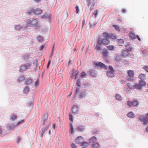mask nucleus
I'll return each mask as SVG.
<instances>
[{
  "label": "nucleus",
  "instance_id": "48",
  "mask_svg": "<svg viewBox=\"0 0 148 148\" xmlns=\"http://www.w3.org/2000/svg\"><path fill=\"white\" fill-rule=\"evenodd\" d=\"M39 84V80L38 79H37V80L34 83V85L35 87H36L38 86Z\"/></svg>",
  "mask_w": 148,
  "mask_h": 148
},
{
  "label": "nucleus",
  "instance_id": "1",
  "mask_svg": "<svg viewBox=\"0 0 148 148\" xmlns=\"http://www.w3.org/2000/svg\"><path fill=\"white\" fill-rule=\"evenodd\" d=\"M26 23L27 25L30 27H34L36 26L38 23V21L36 19L30 18L26 20Z\"/></svg>",
  "mask_w": 148,
  "mask_h": 148
},
{
  "label": "nucleus",
  "instance_id": "42",
  "mask_svg": "<svg viewBox=\"0 0 148 148\" xmlns=\"http://www.w3.org/2000/svg\"><path fill=\"white\" fill-rule=\"evenodd\" d=\"M81 79H79L77 80V84L79 87H80L81 85Z\"/></svg>",
  "mask_w": 148,
  "mask_h": 148
},
{
  "label": "nucleus",
  "instance_id": "34",
  "mask_svg": "<svg viewBox=\"0 0 148 148\" xmlns=\"http://www.w3.org/2000/svg\"><path fill=\"white\" fill-rule=\"evenodd\" d=\"M36 39H37V40L39 42H40L42 41L43 40L44 38L42 36H38L37 37Z\"/></svg>",
  "mask_w": 148,
  "mask_h": 148
},
{
  "label": "nucleus",
  "instance_id": "53",
  "mask_svg": "<svg viewBox=\"0 0 148 148\" xmlns=\"http://www.w3.org/2000/svg\"><path fill=\"white\" fill-rule=\"evenodd\" d=\"M75 8L76 9V13H79V7L78 5H77L75 7Z\"/></svg>",
  "mask_w": 148,
  "mask_h": 148
},
{
  "label": "nucleus",
  "instance_id": "18",
  "mask_svg": "<svg viewBox=\"0 0 148 148\" xmlns=\"http://www.w3.org/2000/svg\"><path fill=\"white\" fill-rule=\"evenodd\" d=\"M49 127L48 126L47 127L44 128H43L42 129V131L41 132H40V133L41 134L40 135V137H42L43 136V134L46 131H47Z\"/></svg>",
  "mask_w": 148,
  "mask_h": 148
},
{
  "label": "nucleus",
  "instance_id": "64",
  "mask_svg": "<svg viewBox=\"0 0 148 148\" xmlns=\"http://www.w3.org/2000/svg\"><path fill=\"white\" fill-rule=\"evenodd\" d=\"M71 146L72 148H77L76 146L74 143H73L72 144Z\"/></svg>",
  "mask_w": 148,
  "mask_h": 148
},
{
  "label": "nucleus",
  "instance_id": "61",
  "mask_svg": "<svg viewBox=\"0 0 148 148\" xmlns=\"http://www.w3.org/2000/svg\"><path fill=\"white\" fill-rule=\"evenodd\" d=\"M143 69L147 72H148V67L145 66L143 67Z\"/></svg>",
  "mask_w": 148,
  "mask_h": 148
},
{
  "label": "nucleus",
  "instance_id": "15",
  "mask_svg": "<svg viewBox=\"0 0 148 148\" xmlns=\"http://www.w3.org/2000/svg\"><path fill=\"white\" fill-rule=\"evenodd\" d=\"M73 72L72 73V75L74 76L75 79H76L77 77V75L79 73V71H75L73 69H72Z\"/></svg>",
  "mask_w": 148,
  "mask_h": 148
},
{
  "label": "nucleus",
  "instance_id": "58",
  "mask_svg": "<svg viewBox=\"0 0 148 148\" xmlns=\"http://www.w3.org/2000/svg\"><path fill=\"white\" fill-rule=\"evenodd\" d=\"M80 87H77V88L76 89V90L75 91V93L76 94H77L79 92V90H80Z\"/></svg>",
  "mask_w": 148,
  "mask_h": 148
},
{
  "label": "nucleus",
  "instance_id": "25",
  "mask_svg": "<svg viewBox=\"0 0 148 148\" xmlns=\"http://www.w3.org/2000/svg\"><path fill=\"white\" fill-rule=\"evenodd\" d=\"M50 14L47 12H46L42 16V18H49L50 17Z\"/></svg>",
  "mask_w": 148,
  "mask_h": 148
},
{
  "label": "nucleus",
  "instance_id": "37",
  "mask_svg": "<svg viewBox=\"0 0 148 148\" xmlns=\"http://www.w3.org/2000/svg\"><path fill=\"white\" fill-rule=\"evenodd\" d=\"M127 86L130 88L132 89H135V87H134V86L132 85L130 83H128L127 84Z\"/></svg>",
  "mask_w": 148,
  "mask_h": 148
},
{
  "label": "nucleus",
  "instance_id": "46",
  "mask_svg": "<svg viewBox=\"0 0 148 148\" xmlns=\"http://www.w3.org/2000/svg\"><path fill=\"white\" fill-rule=\"evenodd\" d=\"M107 47L109 50H112L114 48V46L112 45L108 46Z\"/></svg>",
  "mask_w": 148,
  "mask_h": 148
},
{
  "label": "nucleus",
  "instance_id": "62",
  "mask_svg": "<svg viewBox=\"0 0 148 148\" xmlns=\"http://www.w3.org/2000/svg\"><path fill=\"white\" fill-rule=\"evenodd\" d=\"M102 68H103L105 69H107V66L103 63H102Z\"/></svg>",
  "mask_w": 148,
  "mask_h": 148
},
{
  "label": "nucleus",
  "instance_id": "40",
  "mask_svg": "<svg viewBox=\"0 0 148 148\" xmlns=\"http://www.w3.org/2000/svg\"><path fill=\"white\" fill-rule=\"evenodd\" d=\"M29 86H27L24 88L23 90V92L24 93H26L29 91Z\"/></svg>",
  "mask_w": 148,
  "mask_h": 148
},
{
  "label": "nucleus",
  "instance_id": "19",
  "mask_svg": "<svg viewBox=\"0 0 148 148\" xmlns=\"http://www.w3.org/2000/svg\"><path fill=\"white\" fill-rule=\"evenodd\" d=\"M115 98L116 100L121 101L122 99V97L119 94H116L115 96Z\"/></svg>",
  "mask_w": 148,
  "mask_h": 148
},
{
  "label": "nucleus",
  "instance_id": "30",
  "mask_svg": "<svg viewBox=\"0 0 148 148\" xmlns=\"http://www.w3.org/2000/svg\"><path fill=\"white\" fill-rule=\"evenodd\" d=\"M17 118L16 115L13 114H12L10 117V119L11 121H14V120L16 119Z\"/></svg>",
  "mask_w": 148,
  "mask_h": 148
},
{
  "label": "nucleus",
  "instance_id": "4",
  "mask_svg": "<svg viewBox=\"0 0 148 148\" xmlns=\"http://www.w3.org/2000/svg\"><path fill=\"white\" fill-rule=\"evenodd\" d=\"M102 46V39L99 37L97 41L95 48L96 49L99 51H101V48Z\"/></svg>",
  "mask_w": 148,
  "mask_h": 148
},
{
  "label": "nucleus",
  "instance_id": "55",
  "mask_svg": "<svg viewBox=\"0 0 148 148\" xmlns=\"http://www.w3.org/2000/svg\"><path fill=\"white\" fill-rule=\"evenodd\" d=\"M93 15H94L95 17L96 18L98 15L97 10H95V11H94Z\"/></svg>",
  "mask_w": 148,
  "mask_h": 148
},
{
  "label": "nucleus",
  "instance_id": "24",
  "mask_svg": "<svg viewBox=\"0 0 148 148\" xmlns=\"http://www.w3.org/2000/svg\"><path fill=\"white\" fill-rule=\"evenodd\" d=\"M90 144L89 142H83L82 143L81 145L82 146L84 147H87Z\"/></svg>",
  "mask_w": 148,
  "mask_h": 148
},
{
  "label": "nucleus",
  "instance_id": "21",
  "mask_svg": "<svg viewBox=\"0 0 148 148\" xmlns=\"http://www.w3.org/2000/svg\"><path fill=\"white\" fill-rule=\"evenodd\" d=\"M96 140L97 138L93 136L90 139L89 142L90 144L91 145L96 142Z\"/></svg>",
  "mask_w": 148,
  "mask_h": 148
},
{
  "label": "nucleus",
  "instance_id": "16",
  "mask_svg": "<svg viewBox=\"0 0 148 148\" xmlns=\"http://www.w3.org/2000/svg\"><path fill=\"white\" fill-rule=\"evenodd\" d=\"M118 44L120 46H123L124 44V41L122 39H118L117 40Z\"/></svg>",
  "mask_w": 148,
  "mask_h": 148
},
{
  "label": "nucleus",
  "instance_id": "11",
  "mask_svg": "<svg viewBox=\"0 0 148 148\" xmlns=\"http://www.w3.org/2000/svg\"><path fill=\"white\" fill-rule=\"evenodd\" d=\"M115 71H108L106 72L107 75L110 77H114V74Z\"/></svg>",
  "mask_w": 148,
  "mask_h": 148
},
{
  "label": "nucleus",
  "instance_id": "23",
  "mask_svg": "<svg viewBox=\"0 0 148 148\" xmlns=\"http://www.w3.org/2000/svg\"><path fill=\"white\" fill-rule=\"evenodd\" d=\"M90 75L92 77H95L96 76V73L95 71L92 69H90L89 71Z\"/></svg>",
  "mask_w": 148,
  "mask_h": 148
},
{
  "label": "nucleus",
  "instance_id": "49",
  "mask_svg": "<svg viewBox=\"0 0 148 148\" xmlns=\"http://www.w3.org/2000/svg\"><path fill=\"white\" fill-rule=\"evenodd\" d=\"M127 105L130 107H132V102L131 101H128L127 104Z\"/></svg>",
  "mask_w": 148,
  "mask_h": 148
},
{
  "label": "nucleus",
  "instance_id": "52",
  "mask_svg": "<svg viewBox=\"0 0 148 148\" xmlns=\"http://www.w3.org/2000/svg\"><path fill=\"white\" fill-rule=\"evenodd\" d=\"M109 69H110V71H115L114 69H113L112 66L111 65H109Z\"/></svg>",
  "mask_w": 148,
  "mask_h": 148
},
{
  "label": "nucleus",
  "instance_id": "32",
  "mask_svg": "<svg viewBox=\"0 0 148 148\" xmlns=\"http://www.w3.org/2000/svg\"><path fill=\"white\" fill-rule=\"evenodd\" d=\"M115 60L116 62H120L121 60V58L120 56L119 55H116L115 57Z\"/></svg>",
  "mask_w": 148,
  "mask_h": 148
},
{
  "label": "nucleus",
  "instance_id": "39",
  "mask_svg": "<svg viewBox=\"0 0 148 148\" xmlns=\"http://www.w3.org/2000/svg\"><path fill=\"white\" fill-rule=\"evenodd\" d=\"M132 102L133 106H136V107H137L139 105L138 102L137 101L135 100H134Z\"/></svg>",
  "mask_w": 148,
  "mask_h": 148
},
{
  "label": "nucleus",
  "instance_id": "38",
  "mask_svg": "<svg viewBox=\"0 0 148 148\" xmlns=\"http://www.w3.org/2000/svg\"><path fill=\"white\" fill-rule=\"evenodd\" d=\"M25 70H26V69H25L24 64L21 65L19 69L20 71L22 72Z\"/></svg>",
  "mask_w": 148,
  "mask_h": 148
},
{
  "label": "nucleus",
  "instance_id": "57",
  "mask_svg": "<svg viewBox=\"0 0 148 148\" xmlns=\"http://www.w3.org/2000/svg\"><path fill=\"white\" fill-rule=\"evenodd\" d=\"M33 101H30L29 102L27 103V105L29 106L30 105L32 106L33 104Z\"/></svg>",
  "mask_w": 148,
  "mask_h": 148
},
{
  "label": "nucleus",
  "instance_id": "13",
  "mask_svg": "<svg viewBox=\"0 0 148 148\" xmlns=\"http://www.w3.org/2000/svg\"><path fill=\"white\" fill-rule=\"evenodd\" d=\"M83 138L82 136H80L78 137L75 140L76 143L78 144H82V143L83 142Z\"/></svg>",
  "mask_w": 148,
  "mask_h": 148
},
{
  "label": "nucleus",
  "instance_id": "26",
  "mask_svg": "<svg viewBox=\"0 0 148 148\" xmlns=\"http://www.w3.org/2000/svg\"><path fill=\"white\" fill-rule=\"evenodd\" d=\"M35 9H32L30 11L26 12V14L29 15L31 14L35 15Z\"/></svg>",
  "mask_w": 148,
  "mask_h": 148
},
{
  "label": "nucleus",
  "instance_id": "44",
  "mask_svg": "<svg viewBox=\"0 0 148 148\" xmlns=\"http://www.w3.org/2000/svg\"><path fill=\"white\" fill-rule=\"evenodd\" d=\"M113 27H114L115 29L118 31H120L119 27L118 25H113Z\"/></svg>",
  "mask_w": 148,
  "mask_h": 148
},
{
  "label": "nucleus",
  "instance_id": "63",
  "mask_svg": "<svg viewBox=\"0 0 148 148\" xmlns=\"http://www.w3.org/2000/svg\"><path fill=\"white\" fill-rule=\"evenodd\" d=\"M54 48V46L53 45V47H52V49L51 52V54H50V57H51V56H53V51Z\"/></svg>",
  "mask_w": 148,
  "mask_h": 148
},
{
  "label": "nucleus",
  "instance_id": "59",
  "mask_svg": "<svg viewBox=\"0 0 148 148\" xmlns=\"http://www.w3.org/2000/svg\"><path fill=\"white\" fill-rule=\"evenodd\" d=\"M44 47V46L43 45H41L39 48V50L41 51L42 50Z\"/></svg>",
  "mask_w": 148,
  "mask_h": 148
},
{
  "label": "nucleus",
  "instance_id": "7",
  "mask_svg": "<svg viewBox=\"0 0 148 148\" xmlns=\"http://www.w3.org/2000/svg\"><path fill=\"white\" fill-rule=\"evenodd\" d=\"M87 93L86 90L84 89L82 90V91L80 92L79 97L81 99H83L85 98L87 95Z\"/></svg>",
  "mask_w": 148,
  "mask_h": 148
},
{
  "label": "nucleus",
  "instance_id": "31",
  "mask_svg": "<svg viewBox=\"0 0 148 148\" xmlns=\"http://www.w3.org/2000/svg\"><path fill=\"white\" fill-rule=\"evenodd\" d=\"M138 84L140 85L141 87H142L145 86L146 83L144 81L141 80L139 81Z\"/></svg>",
  "mask_w": 148,
  "mask_h": 148
},
{
  "label": "nucleus",
  "instance_id": "27",
  "mask_svg": "<svg viewBox=\"0 0 148 148\" xmlns=\"http://www.w3.org/2000/svg\"><path fill=\"white\" fill-rule=\"evenodd\" d=\"M121 62L125 65H128L130 64L129 61L125 59L122 60Z\"/></svg>",
  "mask_w": 148,
  "mask_h": 148
},
{
  "label": "nucleus",
  "instance_id": "6",
  "mask_svg": "<svg viewBox=\"0 0 148 148\" xmlns=\"http://www.w3.org/2000/svg\"><path fill=\"white\" fill-rule=\"evenodd\" d=\"M139 120L140 121V122L143 123V125H145L148 124V119H145L143 116H140Z\"/></svg>",
  "mask_w": 148,
  "mask_h": 148
},
{
  "label": "nucleus",
  "instance_id": "12",
  "mask_svg": "<svg viewBox=\"0 0 148 148\" xmlns=\"http://www.w3.org/2000/svg\"><path fill=\"white\" fill-rule=\"evenodd\" d=\"M109 54L108 52L107 49H102V55L104 58H107Z\"/></svg>",
  "mask_w": 148,
  "mask_h": 148
},
{
  "label": "nucleus",
  "instance_id": "10",
  "mask_svg": "<svg viewBox=\"0 0 148 148\" xmlns=\"http://www.w3.org/2000/svg\"><path fill=\"white\" fill-rule=\"evenodd\" d=\"M72 112L75 114H77L78 113V108L76 105H74L72 109Z\"/></svg>",
  "mask_w": 148,
  "mask_h": 148
},
{
  "label": "nucleus",
  "instance_id": "56",
  "mask_svg": "<svg viewBox=\"0 0 148 148\" xmlns=\"http://www.w3.org/2000/svg\"><path fill=\"white\" fill-rule=\"evenodd\" d=\"M86 75V73H85L84 72H82L81 74V76L83 77Z\"/></svg>",
  "mask_w": 148,
  "mask_h": 148
},
{
  "label": "nucleus",
  "instance_id": "20",
  "mask_svg": "<svg viewBox=\"0 0 148 148\" xmlns=\"http://www.w3.org/2000/svg\"><path fill=\"white\" fill-rule=\"evenodd\" d=\"M33 80L30 78H28L26 79L25 81V83L27 85H29L33 82Z\"/></svg>",
  "mask_w": 148,
  "mask_h": 148
},
{
  "label": "nucleus",
  "instance_id": "60",
  "mask_svg": "<svg viewBox=\"0 0 148 148\" xmlns=\"http://www.w3.org/2000/svg\"><path fill=\"white\" fill-rule=\"evenodd\" d=\"M110 38H112L113 39H115L116 38V37L115 36H114L113 34H111L110 35Z\"/></svg>",
  "mask_w": 148,
  "mask_h": 148
},
{
  "label": "nucleus",
  "instance_id": "28",
  "mask_svg": "<svg viewBox=\"0 0 148 148\" xmlns=\"http://www.w3.org/2000/svg\"><path fill=\"white\" fill-rule=\"evenodd\" d=\"M26 70L30 69L31 68V64L30 63L24 64Z\"/></svg>",
  "mask_w": 148,
  "mask_h": 148
},
{
  "label": "nucleus",
  "instance_id": "9",
  "mask_svg": "<svg viewBox=\"0 0 148 148\" xmlns=\"http://www.w3.org/2000/svg\"><path fill=\"white\" fill-rule=\"evenodd\" d=\"M89 24L90 27L95 25L96 24L95 19L93 17L91 18Z\"/></svg>",
  "mask_w": 148,
  "mask_h": 148
},
{
  "label": "nucleus",
  "instance_id": "41",
  "mask_svg": "<svg viewBox=\"0 0 148 148\" xmlns=\"http://www.w3.org/2000/svg\"><path fill=\"white\" fill-rule=\"evenodd\" d=\"M129 36L130 38L133 40L135 39V34L132 33H130L129 34Z\"/></svg>",
  "mask_w": 148,
  "mask_h": 148
},
{
  "label": "nucleus",
  "instance_id": "50",
  "mask_svg": "<svg viewBox=\"0 0 148 148\" xmlns=\"http://www.w3.org/2000/svg\"><path fill=\"white\" fill-rule=\"evenodd\" d=\"M83 128L81 127H77V130L80 131H83Z\"/></svg>",
  "mask_w": 148,
  "mask_h": 148
},
{
  "label": "nucleus",
  "instance_id": "47",
  "mask_svg": "<svg viewBox=\"0 0 148 148\" xmlns=\"http://www.w3.org/2000/svg\"><path fill=\"white\" fill-rule=\"evenodd\" d=\"M24 122V120H21V121H19L18 123L16 124V126H17L18 125L22 124Z\"/></svg>",
  "mask_w": 148,
  "mask_h": 148
},
{
  "label": "nucleus",
  "instance_id": "35",
  "mask_svg": "<svg viewBox=\"0 0 148 148\" xmlns=\"http://www.w3.org/2000/svg\"><path fill=\"white\" fill-rule=\"evenodd\" d=\"M127 116L129 118H132L134 116V114L132 112L128 113L127 114Z\"/></svg>",
  "mask_w": 148,
  "mask_h": 148
},
{
  "label": "nucleus",
  "instance_id": "43",
  "mask_svg": "<svg viewBox=\"0 0 148 148\" xmlns=\"http://www.w3.org/2000/svg\"><path fill=\"white\" fill-rule=\"evenodd\" d=\"M134 87H135V89L137 88L138 89H140L142 88L140 84H135L134 85Z\"/></svg>",
  "mask_w": 148,
  "mask_h": 148
},
{
  "label": "nucleus",
  "instance_id": "45",
  "mask_svg": "<svg viewBox=\"0 0 148 148\" xmlns=\"http://www.w3.org/2000/svg\"><path fill=\"white\" fill-rule=\"evenodd\" d=\"M69 119L72 122H73V116L72 114H69Z\"/></svg>",
  "mask_w": 148,
  "mask_h": 148
},
{
  "label": "nucleus",
  "instance_id": "54",
  "mask_svg": "<svg viewBox=\"0 0 148 148\" xmlns=\"http://www.w3.org/2000/svg\"><path fill=\"white\" fill-rule=\"evenodd\" d=\"M44 116L45 117V119L43 120V124H44L45 123V120L47 119V117H48L47 115V114H45L44 115Z\"/></svg>",
  "mask_w": 148,
  "mask_h": 148
},
{
  "label": "nucleus",
  "instance_id": "2",
  "mask_svg": "<svg viewBox=\"0 0 148 148\" xmlns=\"http://www.w3.org/2000/svg\"><path fill=\"white\" fill-rule=\"evenodd\" d=\"M103 36L104 38L102 39V44L108 45L110 44V41L109 38L110 36V34L106 33H104L103 34Z\"/></svg>",
  "mask_w": 148,
  "mask_h": 148
},
{
  "label": "nucleus",
  "instance_id": "36",
  "mask_svg": "<svg viewBox=\"0 0 148 148\" xmlns=\"http://www.w3.org/2000/svg\"><path fill=\"white\" fill-rule=\"evenodd\" d=\"M139 77L140 79L142 80H144L145 79L146 77L144 74H140L139 76Z\"/></svg>",
  "mask_w": 148,
  "mask_h": 148
},
{
  "label": "nucleus",
  "instance_id": "17",
  "mask_svg": "<svg viewBox=\"0 0 148 148\" xmlns=\"http://www.w3.org/2000/svg\"><path fill=\"white\" fill-rule=\"evenodd\" d=\"M35 15H39L42 13V11L39 8H36L35 9Z\"/></svg>",
  "mask_w": 148,
  "mask_h": 148
},
{
  "label": "nucleus",
  "instance_id": "8",
  "mask_svg": "<svg viewBox=\"0 0 148 148\" xmlns=\"http://www.w3.org/2000/svg\"><path fill=\"white\" fill-rule=\"evenodd\" d=\"M130 53H129L127 50H125L122 51V56L124 58L129 56H131V55H132V56H133V55L132 53H131V54H130Z\"/></svg>",
  "mask_w": 148,
  "mask_h": 148
},
{
  "label": "nucleus",
  "instance_id": "33",
  "mask_svg": "<svg viewBox=\"0 0 148 148\" xmlns=\"http://www.w3.org/2000/svg\"><path fill=\"white\" fill-rule=\"evenodd\" d=\"M92 146V147H94L95 148H97L99 147V144L95 142L94 143L91 145Z\"/></svg>",
  "mask_w": 148,
  "mask_h": 148
},
{
  "label": "nucleus",
  "instance_id": "5",
  "mask_svg": "<svg viewBox=\"0 0 148 148\" xmlns=\"http://www.w3.org/2000/svg\"><path fill=\"white\" fill-rule=\"evenodd\" d=\"M22 25H15L14 26L15 29L17 31H19L23 28H26L27 27V25L25 23H22Z\"/></svg>",
  "mask_w": 148,
  "mask_h": 148
},
{
  "label": "nucleus",
  "instance_id": "29",
  "mask_svg": "<svg viewBox=\"0 0 148 148\" xmlns=\"http://www.w3.org/2000/svg\"><path fill=\"white\" fill-rule=\"evenodd\" d=\"M16 125H14L13 124H9L8 126L7 127V128L9 130H11L12 129L14 128L15 126H16Z\"/></svg>",
  "mask_w": 148,
  "mask_h": 148
},
{
  "label": "nucleus",
  "instance_id": "51",
  "mask_svg": "<svg viewBox=\"0 0 148 148\" xmlns=\"http://www.w3.org/2000/svg\"><path fill=\"white\" fill-rule=\"evenodd\" d=\"M70 127L71 133L72 134L73 132V130H74V129L73 128V125L72 124H70Z\"/></svg>",
  "mask_w": 148,
  "mask_h": 148
},
{
  "label": "nucleus",
  "instance_id": "22",
  "mask_svg": "<svg viewBox=\"0 0 148 148\" xmlns=\"http://www.w3.org/2000/svg\"><path fill=\"white\" fill-rule=\"evenodd\" d=\"M25 77L23 75L20 76L18 77L17 79V81L19 83H21L25 79Z\"/></svg>",
  "mask_w": 148,
  "mask_h": 148
},
{
  "label": "nucleus",
  "instance_id": "3",
  "mask_svg": "<svg viewBox=\"0 0 148 148\" xmlns=\"http://www.w3.org/2000/svg\"><path fill=\"white\" fill-rule=\"evenodd\" d=\"M128 75L126 77V79L128 81H132L134 78V72L131 70H128L127 72Z\"/></svg>",
  "mask_w": 148,
  "mask_h": 148
},
{
  "label": "nucleus",
  "instance_id": "14",
  "mask_svg": "<svg viewBox=\"0 0 148 148\" xmlns=\"http://www.w3.org/2000/svg\"><path fill=\"white\" fill-rule=\"evenodd\" d=\"M93 63L95 68L98 67H100V68L102 67L101 62H94Z\"/></svg>",
  "mask_w": 148,
  "mask_h": 148
}]
</instances>
